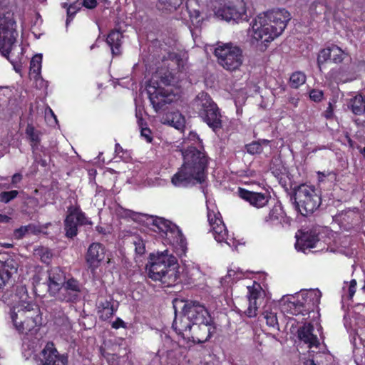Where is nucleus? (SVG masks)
I'll return each mask as SVG.
<instances>
[{
    "instance_id": "obj_51",
    "label": "nucleus",
    "mask_w": 365,
    "mask_h": 365,
    "mask_svg": "<svg viewBox=\"0 0 365 365\" xmlns=\"http://www.w3.org/2000/svg\"><path fill=\"white\" fill-rule=\"evenodd\" d=\"M112 328L115 329H118L119 328H126V323L121 319L120 318L118 317L112 323Z\"/></svg>"
},
{
    "instance_id": "obj_18",
    "label": "nucleus",
    "mask_w": 365,
    "mask_h": 365,
    "mask_svg": "<svg viewBox=\"0 0 365 365\" xmlns=\"http://www.w3.org/2000/svg\"><path fill=\"white\" fill-rule=\"evenodd\" d=\"M238 196L248 202L250 205L259 209L267 205L271 199L269 192H259L248 190L245 188L239 187L237 190Z\"/></svg>"
},
{
    "instance_id": "obj_33",
    "label": "nucleus",
    "mask_w": 365,
    "mask_h": 365,
    "mask_svg": "<svg viewBox=\"0 0 365 365\" xmlns=\"http://www.w3.org/2000/svg\"><path fill=\"white\" fill-rule=\"evenodd\" d=\"M271 141L267 139H259L245 145L246 151L251 155L260 154L263 146L269 145Z\"/></svg>"
},
{
    "instance_id": "obj_49",
    "label": "nucleus",
    "mask_w": 365,
    "mask_h": 365,
    "mask_svg": "<svg viewBox=\"0 0 365 365\" xmlns=\"http://www.w3.org/2000/svg\"><path fill=\"white\" fill-rule=\"evenodd\" d=\"M140 135L146 140L147 143H152L153 135L152 131L149 128H143L140 130Z\"/></svg>"
},
{
    "instance_id": "obj_10",
    "label": "nucleus",
    "mask_w": 365,
    "mask_h": 365,
    "mask_svg": "<svg viewBox=\"0 0 365 365\" xmlns=\"http://www.w3.org/2000/svg\"><path fill=\"white\" fill-rule=\"evenodd\" d=\"M146 91L150 103L157 113L165 110L167 106L175 100L176 96L173 91L160 86L159 82L153 79L148 82Z\"/></svg>"
},
{
    "instance_id": "obj_27",
    "label": "nucleus",
    "mask_w": 365,
    "mask_h": 365,
    "mask_svg": "<svg viewBox=\"0 0 365 365\" xmlns=\"http://www.w3.org/2000/svg\"><path fill=\"white\" fill-rule=\"evenodd\" d=\"M17 271L14 262L11 259L0 260V290H3L10 281L12 275Z\"/></svg>"
},
{
    "instance_id": "obj_31",
    "label": "nucleus",
    "mask_w": 365,
    "mask_h": 365,
    "mask_svg": "<svg viewBox=\"0 0 365 365\" xmlns=\"http://www.w3.org/2000/svg\"><path fill=\"white\" fill-rule=\"evenodd\" d=\"M348 108L356 115H361L365 113V96L357 94L350 98Z\"/></svg>"
},
{
    "instance_id": "obj_2",
    "label": "nucleus",
    "mask_w": 365,
    "mask_h": 365,
    "mask_svg": "<svg viewBox=\"0 0 365 365\" xmlns=\"http://www.w3.org/2000/svg\"><path fill=\"white\" fill-rule=\"evenodd\" d=\"M183 163L173 176L172 183L177 187H187L205 182L209 164V157L203 148L197 149L190 145L181 150Z\"/></svg>"
},
{
    "instance_id": "obj_46",
    "label": "nucleus",
    "mask_w": 365,
    "mask_h": 365,
    "mask_svg": "<svg viewBox=\"0 0 365 365\" xmlns=\"http://www.w3.org/2000/svg\"><path fill=\"white\" fill-rule=\"evenodd\" d=\"M324 93L319 90H312L309 93V98L314 102H319L323 98Z\"/></svg>"
},
{
    "instance_id": "obj_28",
    "label": "nucleus",
    "mask_w": 365,
    "mask_h": 365,
    "mask_svg": "<svg viewBox=\"0 0 365 365\" xmlns=\"http://www.w3.org/2000/svg\"><path fill=\"white\" fill-rule=\"evenodd\" d=\"M123 34L119 30H111L106 38V43L109 46L113 56H120L122 53Z\"/></svg>"
},
{
    "instance_id": "obj_17",
    "label": "nucleus",
    "mask_w": 365,
    "mask_h": 365,
    "mask_svg": "<svg viewBox=\"0 0 365 365\" xmlns=\"http://www.w3.org/2000/svg\"><path fill=\"white\" fill-rule=\"evenodd\" d=\"M39 365H67L68 357L60 354L53 342H48L39 354Z\"/></svg>"
},
{
    "instance_id": "obj_37",
    "label": "nucleus",
    "mask_w": 365,
    "mask_h": 365,
    "mask_svg": "<svg viewBox=\"0 0 365 365\" xmlns=\"http://www.w3.org/2000/svg\"><path fill=\"white\" fill-rule=\"evenodd\" d=\"M306 81V76L301 71L293 73L289 78V86L292 88H298Z\"/></svg>"
},
{
    "instance_id": "obj_32",
    "label": "nucleus",
    "mask_w": 365,
    "mask_h": 365,
    "mask_svg": "<svg viewBox=\"0 0 365 365\" xmlns=\"http://www.w3.org/2000/svg\"><path fill=\"white\" fill-rule=\"evenodd\" d=\"M25 133L33 151L37 150L41 143V133L36 130L34 126L29 123L26 128Z\"/></svg>"
},
{
    "instance_id": "obj_19",
    "label": "nucleus",
    "mask_w": 365,
    "mask_h": 365,
    "mask_svg": "<svg viewBox=\"0 0 365 365\" xmlns=\"http://www.w3.org/2000/svg\"><path fill=\"white\" fill-rule=\"evenodd\" d=\"M207 219L215 240L218 242H226L228 239V232L220 213L208 210Z\"/></svg>"
},
{
    "instance_id": "obj_26",
    "label": "nucleus",
    "mask_w": 365,
    "mask_h": 365,
    "mask_svg": "<svg viewBox=\"0 0 365 365\" xmlns=\"http://www.w3.org/2000/svg\"><path fill=\"white\" fill-rule=\"evenodd\" d=\"M193 324L189 319L184 318L183 314L178 319L175 318L172 327L176 334L184 339L190 341Z\"/></svg>"
},
{
    "instance_id": "obj_60",
    "label": "nucleus",
    "mask_w": 365,
    "mask_h": 365,
    "mask_svg": "<svg viewBox=\"0 0 365 365\" xmlns=\"http://www.w3.org/2000/svg\"><path fill=\"white\" fill-rule=\"evenodd\" d=\"M61 6L62 8L63 9H66V11H68V7L69 6V4L66 2H63L61 3Z\"/></svg>"
},
{
    "instance_id": "obj_16",
    "label": "nucleus",
    "mask_w": 365,
    "mask_h": 365,
    "mask_svg": "<svg viewBox=\"0 0 365 365\" xmlns=\"http://www.w3.org/2000/svg\"><path fill=\"white\" fill-rule=\"evenodd\" d=\"M58 299L65 302H76L81 292V284L78 280L71 277L66 280L59 287Z\"/></svg>"
},
{
    "instance_id": "obj_14",
    "label": "nucleus",
    "mask_w": 365,
    "mask_h": 365,
    "mask_svg": "<svg viewBox=\"0 0 365 365\" xmlns=\"http://www.w3.org/2000/svg\"><path fill=\"white\" fill-rule=\"evenodd\" d=\"M11 318L16 330L21 334H27L37 327L36 318L31 314V310L27 307L18 309L16 312H12Z\"/></svg>"
},
{
    "instance_id": "obj_22",
    "label": "nucleus",
    "mask_w": 365,
    "mask_h": 365,
    "mask_svg": "<svg viewBox=\"0 0 365 365\" xmlns=\"http://www.w3.org/2000/svg\"><path fill=\"white\" fill-rule=\"evenodd\" d=\"M336 84L345 83L354 79V73L350 64H342L330 69L327 77Z\"/></svg>"
},
{
    "instance_id": "obj_36",
    "label": "nucleus",
    "mask_w": 365,
    "mask_h": 365,
    "mask_svg": "<svg viewBox=\"0 0 365 365\" xmlns=\"http://www.w3.org/2000/svg\"><path fill=\"white\" fill-rule=\"evenodd\" d=\"M42 63V55L36 54L30 62V74H34V77H38L41 73Z\"/></svg>"
},
{
    "instance_id": "obj_53",
    "label": "nucleus",
    "mask_w": 365,
    "mask_h": 365,
    "mask_svg": "<svg viewBox=\"0 0 365 365\" xmlns=\"http://www.w3.org/2000/svg\"><path fill=\"white\" fill-rule=\"evenodd\" d=\"M28 228L26 226H21V227L15 230L14 234L17 238H22L26 233L28 232Z\"/></svg>"
},
{
    "instance_id": "obj_64",
    "label": "nucleus",
    "mask_w": 365,
    "mask_h": 365,
    "mask_svg": "<svg viewBox=\"0 0 365 365\" xmlns=\"http://www.w3.org/2000/svg\"><path fill=\"white\" fill-rule=\"evenodd\" d=\"M361 290L363 291L364 293H365V284L361 288Z\"/></svg>"
},
{
    "instance_id": "obj_43",
    "label": "nucleus",
    "mask_w": 365,
    "mask_h": 365,
    "mask_svg": "<svg viewBox=\"0 0 365 365\" xmlns=\"http://www.w3.org/2000/svg\"><path fill=\"white\" fill-rule=\"evenodd\" d=\"M38 255L40 256V259L43 263L46 264H49L51 263L53 254L49 249L42 247L38 250Z\"/></svg>"
},
{
    "instance_id": "obj_29",
    "label": "nucleus",
    "mask_w": 365,
    "mask_h": 365,
    "mask_svg": "<svg viewBox=\"0 0 365 365\" xmlns=\"http://www.w3.org/2000/svg\"><path fill=\"white\" fill-rule=\"evenodd\" d=\"M48 288L59 289L60 286L66 281V273L60 267H53L48 270Z\"/></svg>"
},
{
    "instance_id": "obj_30",
    "label": "nucleus",
    "mask_w": 365,
    "mask_h": 365,
    "mask_svg": "<svg viewBox=\"0 0 365 365\" xmlns=\"http://www.w3.org/2000/svg\"><path fill=\"white\" fill-rule=\"evenodd\" d=\"M319 241L317 234L314 232H305L297 239L296 247L299 250L304 251L307 249L314 248L317 247V243Z\"/></svg>"
},
{
    "instance_id": "obj_24",
    "label": "nucleus",
    "mask_w": 365,
    "mask_h": 365,
    "mask_svg": "<svg viewBox=\"0 0 365 365\" xmlns=\"http://www.w3.org/2000/svg\"><path fill=\"white\" fill-rule=\"evenodd\" d=\"M314 327L312 323H304L297 330L298 339L308 346L309 348L319 347L320 343L316 334H314Z\"/></svg>"
},
{
    "instance_id": "obj_11",
    "label": "nucleus",
    "mask_w": 365,
    "mask_h": 365,
    "mask_svg": "<svg viewBox=\"0 0 365 365\" xmlns=\"http://www.w3.org/2000/svg\"><path fill=\"white\" fill-rule=\"evenodd\" d=\"M92 221L86 217L80 206L71 205L68 207L64 220V230L67 237L73 238L78 235V226L92 225Z\"/></svg>"
},
{
    "instance_id": "obj_41",
    "label": "nucleus",
    "mask_w": 365,
    "mask_h": 365,
    "mask_svg": "<svg viewBox=\"0 0 365 365\" xmlns=\"http://www.w3.org/2000/svg\"><path fill=\"white\" fill-rule=\"evenodd\" d=\"M264 318L266 319V323L269 327L276 328L278 327V320L277 317V313L272 311L266 310L264 312Z\"/></svg>"
},
{
    "instance_id": "obj_7",
    "label": "nucleus",
    "mask_w": 365,
    "mask_h": 365,
    "mask_svg": "<svg viewBox=\"0 0 365 365\" xmlns=\"http://www.w3.org/2000/svg\"><path fill=\"white\" fill-rule=\"evenodd\" d=\"M212 11L218 19L227 22L238 23L247 20L244 0H215L212 3Z\"/></svg>"
},
{
    "instance_id": "obj_58",
    "label": "nucleus",
    "mask_w": 365,
    "mask_h": 365,
    "mask_svg": "<svg viewBox=\"0 0 365 365\" xmlns=\"http://www.w3.org/2000/svg\"><path fill=\"white\" fill-rule=\"evenodd\" d=\"M96 231L98 232L99 234H102V235H106L107 234L106 228L102 227V226H101V225H97L96 227Z\"/></svg>"
},
{
    "instance_id": "obj_4",
    "label": "nucleus",
    "mask_w": 365,
    "mask_h": 365,
    "mask_svg": "<svg viewBox=\"0 0 365 365\" xmlns=\"http://www.w3.org/2000/svg\"><path fill=\"white\" fill-rule=\"evenodd\" d=\"M148 277L154 281H159L162 285L170 287L175 285L180 277L178 260L170 255L168 250L151 258Z\"/></svg>"
},
{
    "instance_id": "obj_20",
    "label": "nucleus",
    "mask_w": 365,
    "mask_h": 365,
    "mask_svg": "<svg viewBox=\"0 0 365 365\" xmlns=\"http://www.w3.org/2000/svg\"><path fill=\"white\" fill-rule=\"evenodd\" d=\"M106 257L105 246L100 242L91 243L86 254V261L88 268L95 271L100 267Z\"/></svg>"
},
{
    "instance_id": "obj_42",
    "label": "nucleus",
    "mask_w": 365,
    "mask_h": 365,
    "mask_svg": "<svg viewBox=\"0 0 365 365\" xmlns=\"http://www.w3.org/2000/svg\"><path fill=\"white\" fill-rule=\"evenodd\" d=\"M171 120H170V125H172L173 127H175L177 129L180 128L181 127L184 126L185 124V118L182 115L181 113L178 112H175L173 113H171Z\"/></svg>"
},
{
    "instance_id": "obj_45",
    "label": "nucleus",
    "mask_w": 365,
    "mask_h": 365,
    "mask_svg": "<svg viewBox=\"0 0 365 365\" xmlns=\"http://www.w3.org/2000/svg\"><path fill=\"white\" fill-rule=\"evenodd\" d=\"M160 82L165 86L171 85L174 82V76L168 71L160 76Z\"/></svg>"
},
{
    "instance_id": "obj_15",
    "label": "nucleus",
    "mask_w": 365,
    "mask_h": 365,
    "mask_svg": "<svg viewBox=\"0 0 365 365\" xmlns=\"http://www.w3.org/2000/svg\"><path fill=\"white\" fill-rule=\"evenodd\" d=\"M217 326L214 318L207 322H198L192 325L190 341L196 344H202L209 341L216 333Z\"/></svg>"
},
{
    "instance_id": "obj_40",
    "label": "nucleus",
    "mask_w": 365,
    "mask_h": 365,
    "mask_svg": "<svg viewBox=\"0 0 365 365\" xmlns=\"http://www.w3.org/2000/svg\"><path fill=\"white\" fill-rule=\"evenodd\" d=\"M81 9V4L78 2H73L72 4H69V6L68 7L67 11V17H66V24H68L71 21H73L74 19L76 14L78 11H80Z\"/></svg>"
},
{
    "instance_id": "obj_13",
    "label": "nucleus",
    "mask_w": 365,
    "mask_h": 365,
    "mask_svg": "<svg viewBox=\"0 0 365 365\" xmlns=\"http://www.w3.org/2000/svg\"><path fill=\"white\" fill-rule=\"evenodd\" d=\"M184 318L189 319L192 323L207 322L213 319L206 306L197 300H186L182 308Z\"/></svg>"
},
{
    "instance_id": "obj_52",
    "label": "nucleus",
    "mask_w": 365,
    "mask_h": 365,
    "mask_svg": "<svg viewBox=\"0 0 365 365\" xmlns=\"http://www.w3.org/2000/svg\"><path fill=\"white\" fill-rule=\"evenodd\" d=\"M97 1L96 0H83V3L81 4V7L84 6L89 9H95L97 6Z\"/></svg>"
},
{
    "instance_id": "obj_62",
    "label": "nucleus",
    "mask_w": 365,
    "mask_h": 365,
    "mask_svg": "<svg viewBox=\"0 0 365 365\" xmlns=\"http://www.w3.org/2000/svg\"><path fill=\"white\" fill-rule=\"evenodd\" d=\"M306 365H317V364L314 363V360H310L309 361L307 362Z\"/></svg>"
},
{
    "instance_id": "obj_23",
    "label": "nucleus",
    "mask_w": 365,
    "mask_h": 365,
    "mask_svg": "<svg viewBox=\"0 0 365 365\" xmlns=\"http://www.w3.org/2000/svg\"><path fill=\"white\" fill-rule=\"evenodd\" d=\"M118 302L115 306L113 297L100 298L96 302L97 313L101 320L106 321L113 317L118 310Z\"/></svg>"
},
{
    "instance_id": "obj_44",
    "label": "nucleus",
    "mask_w": 365,
    "mask_h": 365,
    "mask_svg": "<svg viewBox=\"0 0 365 365\" xmlns=\"http://www.w3.org/2000/svg\"><path fill=\"white\" fill-rule=\"evenodd\" d=\"M19 195V192L16 190L11 191H4L0 193V201L4 203H9L15 199Z\"/></svg>"
},
{
    "instance_id": "obj_35",
    "label": "nucleus",
    "mask_w": 365,
    "mask_h": 365,
    "mask_svg": "<svg viewBox=\"0 0 365 365\" xmlns=\"http://www.w3.org/2000/svg\"><path fill=\"white\" fill-rule=\"evenodd\" d=\"M331 62L339 64L343 62L346 53L338 46L331 44Z\"/></svg>"
},
{
    "instance_id": "obj_50",
    "label": "nucleus",
    "mask_w": 365,
    "mask_h": 365,
    "mask_svg": "<svg viewBox=\"0 0 365 365\" xmlns=\"http://www.w3.org/2000/svg\"><path fill=\"white\" fill-rule=\"evenodd\" d=\"M318 181L319 182L324 181L325 178L333 175L334 178H336V174L333 171H317V172Z\"/></svg>"
},
{
    "instance_id": "obj_39",
    "label": "nucleus",
    "mask_w": 365,
    "mask_h": 365,
    "mask_svg": "<svg viewBox=\"0 0 365 365\" xmlns=\"http://www.w3.org/2000/svg\"><path fill=\"white\" fill-rule=\"evenodd\" d=\"M131 243L134 245L135 251L138 255H143L145 252V242L139 235L133 236Z\"/></svg>"
},
{
    "instance_id": "obj_12",
    "label": "nucleus",
    "mask_w": 365,
    "mask_h": 365,
    "mask_svg": "<svg viewBox=\"0 0 365 365\" xmlns=\"http://www.w3.org/2000/svg\"><path fill=\"white\" fill-rule=\"evenodd\" d=\"M152 225L155 226L159 232L165 234L168 237H171L173 240L170 241L173 244L180 246L182 252H185L187 249L186 238L183 235L181 230L163 217H152Z\"/></svg>"
},
{
    "instance_id": "obj_55",
    "label": "nucleus",
    "mask_w": 365,
    "mask_h": 365,
    "mask_svg": "<svg viewBox=\"0 0 365 365\" xmlns=\"http://www.w3.org/2000/svg\"><path fill=\"white\" fill-rule=\"evenodd\" d=\"M138 125L141 130L143 128H148V123L140 114L136 113Z\"/></svg>"
},
{
    "instance_id": "obj_47",
    "label": "nucleus",
    "mask_w": 365,
    "mask_h": 365,
    "mask_svg": "<svg viewBox=\"0 0 365 365\" xmlns=\"http://www.w3.org/2000/svg\"><path fill=\"white\" fill-rule=\"evenodd\" d=\"M159 2L167 7L176 9L182 4V0H158Z\"/></svg>"
},
{
    "instance_id": "obj_56",
    "label": "nucleus",
    "mask_w": 365,
    "mask_h": 365,
    "mask_svg": "<svg viewBox=\"0 0 365 365\" xmlns=\"http://www.w3.org/2000/svg\"><path fill=\"white\" fill-rule=\"evenodd\" d=\"M22 180V175L21 173H15L11 178V184L16 185L20 182Z\"/></svg>"
},
{
    "instance_id": "obj_59",
    "label": "nucleus",
    "mask_w": 365,
    "mask_h": 365,
    "mask_svg": "<svg viewBox=\"0 0 365 365\" xmlns=\"http://www.w3.org/2000/svg\"><path fill=\"white\" fill-rule=\"evenodd\" d=\"M122 151H123V148L120 146V145L119 143H116L115 145V152L117 154H119Z\"/></svg>"
},
{
    "instance_id": "obj_6",
    "label": "nucleus",
    "mask_w": 365,
    "mask_h": 365,
    "mask_svg": "<svg viewBox=\"0 0 365 365\" xmlns=\"http://www.w3.org/2000/svg\"><path fill=\"white\" fill-rule=\"evenodd\" d=\"M322 203V197L314 185L302 184L295 189L293 206L297 213L309 216L317 210Z\"/></svg>"
},
{
    "instance_id": "obj_25",
    "label": "nucleus",
    "mask_w": 365,
    "mask_h": 365,
    "mask_svg": "<svg viewBox=\"0 0 365 365\" xmlns=\"http://www.w3.org/2000/svg\"><path fill=\"white\" fill-rule=\"evenodd\" d=\"M248 301L249 305L245 313L250 318L255 317L257 314L258 304L257 300L262 294V287L260 284L248 287Z\"/></svg>"
},
{
    "instance_id": "obj_21",
    "label": "nucleus",
    "mask_w": 365,
    "mask_h": 365,
    "mask_svg": "<svg viewBox=\"0 0 365 365\" xmlns=\"http://www.w3.org/2000/svg\"><path fill=\"white\" fill-rule=\"evenodd\" d=\"M264 221L271 226L281 227L284 225H289L292 219L287 216L282 203L279 201L274 205L268 215L265 216Z\"/></svg>"
},
{
    "instance_id": "obj_9",
    "label": "nucleus",
    "mask_w": 365,
    "mask_h": 365,
    "mask_svg": "<svg viewBox=\"0 0 365 365\" xmlns=\"http://www.w3.org/2000/svg\"><path fill=\"white\" fill-rule=\"evenodd\" d=\"M217 63L229 71L238 70L243 62L242 50L231 43L217 46L214 51Z\"/></svg>"
},
{
    "instance_id": "obj_34",
    "label": "nucleus",
    "mask_w": 365,
    "mask_h": 365,
    "mask_svg": "<svg viewBox=\"0 0 365 365\" xmlns=\"http://www.w3.org/2000/svg\"><path fill=\"white\" fill-rule=\"evenodd\" d=\"M331 46L324 48L319 51L317 58V63L320 72L322 71V68L329 61L331 62Z\"/></svg>"
},
{
    "instance_id": "obj_63",
    "label": "nucleus",
    "mask_w": 365,
    "mask_h": 365,
    "mask_svg": "<svg viewBox=\"0 0 365 365\" xmlns=\"http://www.w3.org/2000/svg\"><path fill=\"white\" fill-rule=\"evenodd\" d=\"M4 247H6V248H10L12 247V245L11 244H9V243H5L2 245Z\"/></svg>"
},
{
    "instance_id": "obj_54",
    "label": "nucleus",
    "mask_w": 365,
    "mask_h": 365,
    "mask_svg": "<svg viewBox=\"0 0 365 365\" xmlns=\"http://www.w3.org/2000/svg\"><path fill=\"white\" fill-rule=\"evenodd\" d=\"M333 115H334L333 106H332L331 103H329L328 107L326 109V110L324 112V116L327 119H331V118H332Z\"/></svg>"
},
{
    "instance_id": "obj_3",
    "label": "nucleus",
    "mask_w": 365,
    "mask_h": 365,
    "mask_svg": "<svg viewBox=\"0 0 365 365\" xmlns=\"http://www.w3.org/2000/svg\"><path fill=\"white\" fill-rule=\"evenodd\" d=\"M322 293L318 289H310L302 293L297 297H292L280 303L282 312L285 315L296 316L297 320L304 321L310 317V314L319 311Z\"/></svg>"
},
{
    "instance_id": "obj_57",
    "label": "nucleus",
    "mask_w": 365,
    "mask_h": 365,
    "mask_svg": "<svg viewBox=\"0 0 365 365\" xmlns=\"http://www.w3.org/2000/svg\"><path fill=\"white\" fill-rule=\"evenodd\" d=\"M188 138L191 140L197 141L199 143H201L199 135L195 132H190Z\"/></svg>"
},
{
    "instance_id": "obj_1",
    "label": "nucleus",
    "mask_w": 365,
    "mask_h": 365,
    "mask_svg": "<svg viewBox=\"0 0 365 365\" xmlns=\"http://www.w3.org/2000/svg\"><path fill=\"white\" fill-rule=\"evenodd\" d=\"M290 19V14L285 9H273L257 15L250 25L258 50L264 51L269 43L282 34Z\"/></svg>"
},
{
    "instance_id": "obj_8",
    "label": "nucleus",
    "mask_w": 365,
    "mask_h": 365,
    "mask_svg": "<svg viewBox=\"0 0 365 365\" xmlns=\"http://www.w3.org/2000/svg\"><path fill=\"white\" fill-rule=\"evenodd\" d=\"M195 109L200 118L213 131L217 132L222 127V115L217 105L206 93H200L195 101Z\"/></svg>"
},
{
    "instance_id": "obj_5",
    "label": "nucleus",
    "mask_w": 365,
    "mask_h": 365,
    "mask_svg": "<svg viewBox=\"0 0 365 365\" xmlns=\"http://www.w3.org/2000/svg\"><path fill=\"white\" fill-rule=\"evenodd\" d=\"M19 32L14 13L9 9L0 11V53L7 59L16 43Z\"/></svg>"
},
{
    "instance_id": "obj_61",
    "label": "nucleus",
    "mask_w": 365,
    "mask_h": 365,
    "mask_svg": "<svg viewBox=\"0 0 365 365\" xmlns=\"http://www.w3.org/2000/svg\"><path fill=\"white\" fill-rule=\"evenodd\" d=\"M359 153L365 158V147L360 148Z\"/></svg>"
},
{
    "instance_id": "obj_48",
    "label": "nucleus",
    "mask_w": 365,
    "mask_h": 365,
    "mask_svg": "<svg viewBox=\"0 0 365 365\" xmlns=\"http://www.w3.org/2000/svg\"><path fill=\"white\" fill-rule=\"evenodd\" d=\"M356 281L355 279H351L349 282V287L347 288V299H351L356 292Z\"/></svg>"
},
{
    "instance_id": "obj_38",
    "label": "nucleus",
    "mask_w": 365,
    "mask_h": 365,
    "mask_svg": "<svg viewBox=\"0 0 365 365\" xmlns=\"http://www.w3.org/2000/svg\"><path fill=\"white\" fill-rule=\"evenodd\" d=\"M327 11V6L324 1H315L309 7V12L312 15H321L326 14Z\"/></svg>"
}]
</instances>
